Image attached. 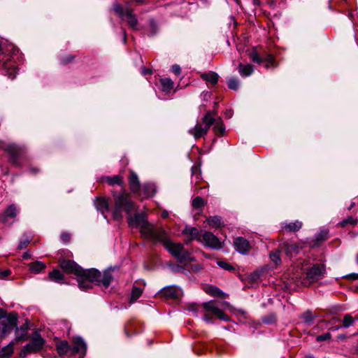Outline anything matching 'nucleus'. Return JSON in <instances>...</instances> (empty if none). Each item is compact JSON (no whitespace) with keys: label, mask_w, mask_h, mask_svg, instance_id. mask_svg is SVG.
<instances>
[{"label":"nucleus","mask_w":358,"mask_h":358,"mask_svg":"<svg viewBox=\"0 0 358 358\" xmlns=\"http://www.w3.org/2000/svg\"><path fill=\"white\" fill-rule=\"evenodd\" d=\"M48 277L50 280L57 283L62 284L64 282V275L58 269H54L50 272Z\"/></svg>","instance_id":"a878e982"},{"label":"nucleus","mask_w":358,"mask_h":358,"mask_svg":"<svg viewBox=\"0 0 358 358\" xmlns=\"http://www.w3.org/2000/svg\"><path fill=\"white\" fill-rule=\"evenodd\" d=\"M142 289L137 287H134L131 291L130 303H134L142 294Z\"/></svg>","instance_id":"72a5a7b5"},{"label":"nucleus","mask_w":358,"mask_h":358,"mask_svg":"<svg viewBox=\"0 0 358 358\" xmlns=\"http://www.w3.org/2000/svg\"><path fill=\"white\" fill-rule=\"evenodd\" d=\"M345 278L351 280H358V273H352L350 274H348L345 276Z\"/></svg>","instance_id":"8fccbe9b"},{"label":"nucleus","mask_w":358,"mask_h":358,"mask_svg":"<svg viewBox=\"0 0 358 358\" xmlns=\"http://www.w3.org/2000/svg\"><path fill=\"white\" fill-rule=\"evenodd\" d=\"M331 338V334L329 332H327L322 335L317 336L316 337V341L317 342H322L324 341H330Z\"/></svg>","instance_id":"a18cd8bd"},{"label":"nucleus","mask_w":358,"mask_h":358,"mask_svg":"<svg viewBox=\"0 0 358 358\" xmlns=\"http://www.w3.org/2000/svg\"><path fill=\"white\" fill-rule=\"evenodd\" d=\"M29 257V254L28 252H24L23 254V258L24 259H28Z\"/></svg>","instance_id":"052dcab7"},{"label":"nucleus","mask_w":358,"mask_h":358,"mask_svg":"<svg viewBox=\"0 0 358 358\" xmlns=\"http://www.w3.org/2000/svg\"><path fill=\"white\" fill-rule=\"evenodd\" d=\"M106 181L110 185H121L123 183L122 178L119 175L114 176L112 177H107Z\"/></svg>","instance_id":"f704fd0d"},{"label":"nucleus","mask_w":358,"mask_h":358,"mask_svg":"<svg viewBox=\"0 0 358 358\" xmlns=\"http://www.w3.org/2000/svg\"><path fill=\"white\" fill-rule=\"evenodd\" d=\"M171 71L176 75H179L181 73V68L178 64H174L171 66Z\"/></svg>","instance_id":"09e8293b"},{"label":"nucleus","mask_w":358,"mask_h":358,"mask_svg":"<svg viewBox=\"0 0 358 358\" xmlns=\"http://www.w3.org/2000/svg\"><path fill=\"white\" fill-rule=\"evenodd\" d=\"M234 246L236 250L242 255L248 254L251 248L250 242L245 238L241 236L234 239Z\"/></svg>","instance_id":"4468645a"},{"label":"nucleus","mask_w":358,"mask_h":358,"mask_svg":"<svg viewBox=\"0 0 358 358\" xmlns=\"http://www.w3.org/2000/svg\"><path fill=\"white\" fill-rule=\"evenodd\" d=\"M227 85L229 89L236 90L239 87V80L237 78H231L227 80Z\"/></svg>","instance_id":"ea45409f"},{"label":"nucleus","mask_w":358,"mask_h":358,"mask_svg":"<svg viewBox=\"0 0 358 358\" xmlns=\"http://www.w3.org/2000/svg\"><path fill=\"white\" fill-rule=\"evenodd\" d=\"M182 268L181 266H178L176 267V271H180V270H182Z\"/></svg>","instance_id":"338daca9"},{"label":"nucleus","mask_w":358,"mask_h":358,"mask_svg":"<svg viewBox=\"0 0 358 358\" xmlns=\"http://www.w3.org/2000/svg\"><path fill=\"white\" fill-rule=\"evenodd\" d=\"M342 327H343V325H338L334 327H332L331 329L333 331H337V330H339L340 329H341Z\"/></svg>","instance_id":"bf43d9fd"},{"label":"nucleus","mask_w":358,"mask_h":358,"mask_svg":"<svg viewBox=\"0 0 358 358\" xmlns=\"http://www.w3.org/2000/svg\"><path fill=\"white\" fill-rule=\"evenodd\" d=\"M161 83L164 90L169 91L173 87V82L169 78L162 79Z\"/></svg>","instance_id":"58836bf2"},{"label":"nucleus","mask_w":358,"mask_h":358,"mask_svg":"<svg viewBox=\"0 0 358 358\" xmlns=\"http://www.w3.org/2000/svg\"><path fill=\"white\" fill-rule=\"evenodd\" d=\"M207 221L212 228H219L223 224L221 217L218 215L210 217L208 218Z\"/></svg>","instance_id":"2f4dec72"},{"label":"nucleus","mask_w":358,"mask_h":358,"mask_svg":"<svg viewBox=\"0 0 358 358\" xmlns=\"http://www.w3.org/2000/svg\"><path fill=\"white\" fill-rule=\"evenodd\" d=\"M10 271L9 269H6L3 271H0V278H4L8 277L10 274Z\"/></svg>","instance_id":"603ef678"},{"label":"nucleus","mask_w":358,"mask_h":358,"mask_svg":"<svg viewBox=\"0 0 358 358\" xmlns=\"http://www.w3.org/2000/svg\"><path fill=\"white\" fill-rule=\"evenodd\" d=\"M123 35H124V36H123V41H124V43H126V41H127V36H126V32H125V31H123Z\"/></svg>","instance_id":"e2e57ef3"},{"label":"nucleus","mask_w":358,"mask_h":358,"mask_svg":"<svg viewBox=\"0 0 358 358\" xmlns=\"http://www.w3.org/2000/svg\"><path fill=\"white\" fill-rule=\"evenodd\" d=\"M203 320L206 322L207 323H212V319L207 314H205L203 316Z\"/></svg>","instance_id":"864d4df0"},{"label":"nucleus","mask_w":358,"mask_h":358,"mask_svg":"<svg viewBox=\"0 0 358 358\" xmlns=\"http://www.w3.org/2000/svg\"><path fill=\"white\" fill-rule=\"evenodd\" d=\"M357 222V220L356 218H354L353 217L350 216L348 217L347 219L343 220L340 222V225L343 227H345L347 224H351L355 225Z\"/></svg>","instance_id":"79ce46f5"},{"label":"nucleus","mask_w":358,"mask_h":358,"mask_svg":"<svg viewBox=\"0 0 358 358\" xmlns=\"http://www.w3.org/2000/svg\"><path fill=\"white\" fill-rule=\"evenodd\" d=\"M301 318L303 320L305 323H310L313 321L315 316L313 315L311 310H307L301 315Z\"/></svg>","instance_id":"4c0bfd02"},{"label":"nucleus","mask_w":358,"mask_h":358,"mask_svg":"<svg viewBox=\"0 0 358 358\" xmlns=\"http://www.w3.org/2000/svg\"><path fill=\"white\" fill-rule=\"evenodd\" d=\"M280 248L285 252L286 255L292 257L300 252L301 248L296 244H291L287 242H284L280 245Z\"/></svg>","instance_id":"6ab92c4d"},{"label":"nucleus","mask_w":358,"mask_h":358,"mask_svg":"<svg viewBox=\"0 0 358 358\" xmlns=\"http://www.w3.org/2000/svg\"><path fill=\"white\" fill-rule=\"evenodd\" d=\"M140 232L143 237L152 240L155 243H161L165 237L166 232L161 228H155L148 221L140 228Z\"/></svg>","instance_id":"423d86ee"},{"label":"nucleus","mask_w":358,"mask_h":358,"mask_svg":"<svg viewBox=\"0 0 358 358\" xmlns=\"http://www.w3.org/2000/svg\"><path fill=\"white\" fill-rule=\"evenodd\" d=\"M59 264L64 273L78 277V286L82 290L92 289V283L107 288L113 280L112 269L105 270L103 273L95 268L85 270L74 261L65 259H60Z\"/></svg>","instance_id":"f257e3e1"},{"label":"nucleus","mask_w":358,"mask_h":358,"mask_svg":"<svg viewBox=\"0 0 358 358\" xmlns=\"http://www.w3.org/2000/svg\"><path fill=\"white\" fill-rule=\"evenodd\" d=\"M200 243L206 247L215 250H220L223 248L222 242L212 232L209 231H203L202 233Z\"/></svg>","instance_id":"1a4fd4ad"},{"label":"nucleus","mask_w":358,"mask_h":358,"mask_svg":"<svg viewBox=\"0 0 358 358\" xmlns=\"http://www.w3.org/2000/svg\"><path fill=\"white\" fill-rule=\"evenodd\" d=\"M56 349L59 355H64L69 352L70 346L67 341H63L57 344Z\"/></svg>","instance_id":"7c9ffc66"},{"label":"nucleus","mask_w":358,"mask_h":358,"mask_svg":"<svg viewBox=\"0 0 358 358\" xmlns=\"http://www.w3.org/2000/svg\"><path fill=\"white\" fill-rule=\"evenodd\" d=\"M201 77L203 80L207 81L212 85H216L218 82L219 76L214 71H210L208 73L201 74Z\"/></svg>","instance_id":"bb28decb"},{"label":"nucleus","mask_w":358,"mask_h":358,"mask_svg":"<svg viewBox=\"0 0 358 358\" xmlns=\"http://www.w3.org/2000/svg\"><path fill=\"white\" fill-rule=\"evenodd\" d=\"M45 264L43 262L36 261L29 264V270L33 273H38L45 268Z\"/></svg>","instance_id":"c85d7f7f"},{"label":"nucleus","mask_w":358,"mask_h":358,"mask_svg":"<svg viewBox=\"0 0 358 358\" xmlns=\"http://www.w3.org/2000/svg\"><path fill=\"white\" fill-rule=\"evenodd\" d=\"M204 206V201L201 196H196L192 201V206L194 208H199Z\"/></svg>","instance_id":"c03bdc74"},{"label":"nucleus","mask_w":358,"mask_h":358,"mask_svg":"<svg viewBox=\"0 0 358 358\" xmlns=\"http://www.w3.org/2000/svg\"><path fill=\"white\" fill-rule=\"evenodd\" d=\"M94 205L97 210L100 211L104 219H106L105 213L109 210V204L108 200L104 197L96 198L94 201Z\"/></svg>","instance_id":"412c9836"},{"label":"nucleus","mask_w":358,"mask_h":358,"mask_svg":"<svg viewBox=\"0 0 358 358\" xmlns=\"http://www.w3.org/2000/svg\"><path fill=\"white\" fill-rule=\"evenodd\" d=\"M73 348L72 352L73 354L80 353L83 356L86 354L87 345L85 341L80 336H75L73 338Z\"/></svg>","instance_id":"2eb2a0df"},{"label":"nucleus","mask_w":358,"mask_h":358,"mask_svg":"<svg viewBox=\"0 0 358 358\" xmlns=\"http://www.w3.org/2000/svg\"><path fill=\"white\" fill-rule=\"evenodd\" d=\"M302 225L303 224L301 222L296 220L289 223H282V228L287 231L295 232L298 231L302 227Z\"/></svg>","instance_id":"b1692460"},{"label":"nucleus","mask_w":358,"mask_h":358,"mask_svg":"<svg viewBox=\"0 0 358 358\" xmlns=\"http://www.w3.org/2000/svg\"><path fill=\"white\" fill-rule=\"evenodd\" d=\"M17 322V313L12 312L6 315V312L0 308V336L9 334L16 327Z\"/></svg>","instance_id":"39448f33"},{"label":"nucleus","mask_w":358,"mask_h":358,"mask_svg":"<svg viewBox=\"0 0 358 358\" xmlns=\"http://www.w3.org/2000/svg\"><path fill=\"white\" fill-rule=\"evenodd\" d=\"M355 206V202H352L350 206L348 208V209L350 210H351L354 206Z\"/></svg>","instance_id":"680f3d73"},{"label":"nucleus","mask_w":358,"mask_h":358,"mask_svg":"<svg viewBox=\"0 0 358 358\" xmlns=\"http://www.w3.org/2000/svg\"><path fill=\"white\" fill-rule=\"evenodd\" d=\"M28 322L24 323L20 327H16L15 330V341H25L27 339V333L29 331Z\"/></svg>","instance_id":"aec40b11"},{"label":"nucleus","mask_w":358,"mask_h":358,"mask_svg":"<svg viewBox=\"0 0 358 358\" xmlns=\"http://www.w3.org/2000/svg\"><path fill=\"white\" fill-rule=\"evenodd\" d=\"M166 250L173 256L176 260L180 263L186 262H193L194 258L191 256L190 252L187 250L183 245L178 243H174L169 238L167 234L161 241Z\"/></svg>","instance_id":"7ed1b4c3"},{"label":"nucleus","mask_w":358,"mask_h":358,"mask_svg":"<svg viewBox=\"0 0 358 358\" xmlns=\"http://www.w3.org/2000/svg\"><path fill=\"white\" fill-rule=\"evenodd\" d=\"M206 292L214 296H221L222 294V290L215 286L208 287L206 289Z\"/></svg>","instance_id":"e433bc0d"},{"label":"nucleus","mask_w":358,"mask_h":358,"mask_svg":"<svg viewBox=\"0 0 358 358\" xmlns=\"http://www.w3.org/2000/svg\"><path fill=\"white\" fill-rule=\"evenodd\" d=\"M238 70L239 74L242 77L249 76L254 71L253 66L251 64H241V63L239 64V65L238 66Z\"/></svg>","instance_id":"393cba45"},{"label":"nucleus","mask_w":358,"mask_h":358,"mask_svg":"<svg viewBox=\"0 0 358 358\" xmlns=\"http://www.w3.org/2000/svg\"><path fill=\"white\" fill-rule=\"evenodd\" d=\"M61 239L64 243H67L71 239V236L68 233H62L61 234Z\"/></svg>","instance_id":"3c124183"},{"label":"nucleus","mask_w":358,"mask_h":358,"mask_svg":"<svg viewBox=\"0 0 358 358\" xmlns=\"http://www.w3.org/2000/svg\"><path fill=\"white\" fill-rule=\"evenodd\" d=\"M124 332H125V334H126L127 336H128V337H129V336H130V335H129V333L127 332V329H124Z\"/></svg>","instance_id":"774afa93"},{"label":"nucleus","mask_w":358,"mask_h":358,"mask_svg":"<svg viewBox=\"0 0 358 358\" xmlns=\"http://www.w3.org/2000/svg\"><path fill=\"white\" fill-rule=\"evenodd\" d=\"M201 178V171L199 167L193 166L192 167V181L195 180L196 183Z\"/></svg>","instance_id":"c9c22d12"},{"label":"nucleus","mask_w":358,"mask_h":358,"mask_svg":"<svg viewBox=\"0 0 358 358\" xmlns=\"http://www.w3.org/2000/svg\"><path fill=\"white\" fill-rule=\"evenodd\" d=\"M29 242H30V238L29 237H27V238L21 240L18 244L17 248L19 250H22V249L25 248L28 245Z\"/></svg>","instance_id":"de8ad7c7"},{"label":"nucleus","mask_w":358,"mask_h":358,"mask_svg":"<svg viewBox=\"0 0 358 358\" xmlns=\"http://www.w3.org/2000/svg\"><path fill=\"white\" fill-rule=\"evenodd\" d=\"M129 183L131 191L134 193H138L140 191V182L138 176L134 172L131 171L129 178Z\"/></svg>","instance_id":"4be33fe9"},{"label":"nucleus","mask_w":358,"mask_h":358,"mask_svg":"<svg viewBox=\"0 0 358 358\" xmlns=\"http://www.w3.org/2000/svg\"><path fill=\"white\" fill-rule=\"evenodd\" d=\"M249 57L254 63H257L258 64L265 63V68H269L274 64V57L272 55H266V57L263 58L259 56L256 48L252 49L249 54Z\"/></svg>","instance_id":"9b49d317"},{"label":"nucleus","mask_w":358,"mask_h":358,"mask_svg":"<svg viewBox=\"0 0 358 358\" xmlns=\"http://www.w3.org/2000/svg\"><path fill=\"white\" fill-rule=\"evenodd\" d=\"M18 209L15 204L10 205L0 215V222L6 223L8 219L14 218L18 213Z\"/></svg>","instance_id":"f3484780"},{"label":"nucleus","mask_w":358,"mask_h":358,"mask_svg":"<svg viewBox=\"0 0 358 358\" xmlns=\"http://www.w3.org/2000/svg\"><path fill=\"white\" fill-rule=\"evenodd\" d=\"M325 266L323 264H314L306 271V278L309 283L317 281L324 276Z\"/></svg>","instance_id":"9d476101"},{"label":"nucleus","mask_w":358,"mask_h":358,"mask_svg":"<svg viewBox=\"0 0 358 358\" xmlns=\"http://www.w3.org/2000/svg\"><path fill=\"white\" fill-rule=\"evenodd\" d=\"M114 208L112 210L113 217L115 220L121 221L124 217L123 213L127 215V222L131 228H140L147 222L144 213H136L134 216L131 213L135 210V204L131 201L130 194L124 192L114 194Z\"/></svg>","instance_id":"f03ea898"},{"label":"nucleus","mask_w":358,"mask_h":358,"mask_svg":"<svg viewBox=\"0 0 358 358\" xmlns=\"http://www.w3.org/2000/svg\"><path fill=\"white\" fill-rule=\"evenodd\" d=\"M161 296L169 299H176L180 295V289L176 286H167L159 291Z\"/></svg>","instance_id":"a211bd4d"},{"label":"nucleus","mask_w":358,"mask_h":358,"mask_svg":"<svg viewBox=\"0 0 358 358\" xmlns=\"http://www.w3.org/2000/svg\"><path fill=\"white\" fill-rule=\"evenodd\" d=\"M143 197L148 198L152 197L156 193V187L153 183H145L143 185Z\"/></svg>","instance_id":"5701e85b"},{"label":"nucleus","mask_w":358,"mask_h":358,"mask_svg":"<svg viewBox=\"0 0 358 358\" xmlns=\"http://www.w3.org/2000/svg\"><path fill=\"white\" fill-rule=\"evenodd\" d=\"M329 237V231L328 230H322L316 235V240L317 241H323L328 238Z\"/></svg>","instance_id":"a19ab883"},{"label":"nucleus","mask_w":358,"mask_h":358,"mask_svg":"<svg viewBox=\"0 0 358 358\" xmlns=\"http://www.w3.org/2000/svg\"><path fill=\"white\" fill-rule=\"evenodd\" d=\"M217 264L220 268L227 271H231L234 269L233 266L224 261H218Z\"/></svg>","instance_id":"49530a36"},{"label":"nucleus","mask_w":358,"mask_h":358,"mask_svg":"<svg viewBox=\"0 0 358 358\" xmlns=\"http://www.w3.org/2000/svg\"><path fill=\"white\" fill-rule=\"evenodd\" d=\"M338 320H339L338 318L334 317V318L331 319V320L330 321V323L334 324V322H336V321H338Z\"/></svg>","instance_id":"0e129e2a"},{"label":"nucleus","mask_w":358,"mask_h":358,"mask_svg":"<svg viewBox=\"0 0 358 358\" xmlns=\"http://www.w3.org/2000/svg\"><path fill=\"white\" fill-rule=\"evenodd\" d=\"M213 131L217 136H222L225 131V127L223 124L222 120L220 117H215V122L214 123Z\"/></svg>","instance_id":"cd10ccee"},{"label":"nucleus","mask_w":358,"mask_h":358,"mask_svg":"<svg viewBox=\"0 0 358 358\" xmlns=\"http://www.w3.org/2000/svg\"><path fill=\"white\" fill-rule=\"evenodd\" d=\"M73 59V57L69 56L66 57L63 62L62 64H67L69 62H71Z\"/></svg>","instance_id":"6e6d98bb"},{"label":"nucleus","mask_w":358,"mask_h":358,"mask_svg":"<svg viewBox=\"0 0 358 358\" xmlns=\"http://www.w3.org/2000/svg\"><path fill=\"white\" fill-rule=\"evenodd\" d=\"M162 217L163 218H167L169 217V212L167 210H163L162 212Z\"/></svg>","instance_id":"13d9d810"},{"label":"nucleus","mask_w":358,"mask_h":358,"mask_svg":"<svg viewBox=\"0 0 358 358\" xmlns=\"http://www.w3.org/2000/svg\"><path fill=\"white\" fill-rule=\"evenodd\" d=\"M141 73H142L143 76H145V75H148V74H151V73H152V71H151V70H150V69H149L143 68V69H142Z\"/></svg>","instance_id":"5fc2aeb1"},{"label":"nucleus","mask_w":358,"mask_h":358,"mask_svg":"<svg viewBox=\"0 0 358 358\" xmlns=\"http://www.w3.org/2000/svg\"><path fill=\"white\" fill-rule=\"evenodd\" d=\"M203 307L206 311L210 313L222 320L228 321L229 320V317L223 312L222 310L218 307L217 303L213 301L203 303Z\"/></svg>","instance_id":"f8f14e48"},{"label":"nucleus","mask_w":358,"mask_h":358,"mask_svg":"<svg viewBox=\"0 0 358 358\" xmlns=\"http://www.w3.org/2000/svg\"><path fill=\"white\" fill-rule=\"evenodd\" d=\"M355 319L350 314H345L342 321V325L344 328H348L354 325Z\"/></svg>","instance_id":"473e14b6"},{"label":"nucleus","mask_w":358,"mask_h":358,"mask_svg":"<svg viewBox=\"0 0 358 358\" xmlns=\"http://www.w3.org/2000/svg\"><path fill=\"white\" fill-rule=\"evenodd\" d=\"M202 233L200 232L196 228L187 226L182 231V234L189 236V239H186L185 241L186 244H188L190 241L193 240H196L200 242L201 240Z\"/></svg>","instance_id":"dca6fc26"},{"label":"nucleus","mask_w":358,"mask_h":358,"mask_svg":"<svg viewBox=\"0 0 358 358\" xmlns=\"http://www.w3.org/2000/svg\"><path fill=\"white\" fill-rule=\"evenodd\" d=\"M113 10L122 20H126L133 29L136 30L138 29V19L136 15L133 13L132 10L129 8V1L126 3V7L124 8L119 3L115 4Z\"/></svg>","instance_id":"0eeeda50"},{"label":"nucleus","mask_w":358,"mask_h":358,"mask_svg":"<svg viewBox=\"0 0 358 358\" xmlns=\"http://www.w3.org/2000/svg\"><path fill=\"white\" fill-rule=\"evenodd\" d=\"M44 343L45 340L39 333H33L30 342L25 345L20 352V357L24 358L28 354L38 352L43 348Z\"/></svg>","instance_id":"6e6552de"},{"label":"nucleus","mask_w":358,"mask_h":358,"mask_svg":"<svg viewBox=\"0 0 358 358\" xmlns=\"http://www.w3.org/2000/svg\"><path fill=\"white\" fill-rule=\"evenodd\" d=\"M253 3L255 5H259L260 3L259 0H253Z\"/></svg>","instance_id":"69168bd1"},{"label":"nucleus","mask_w":358,"mask_h":358,"mask_svg":"<svg viewBox=\"0 0 358 358\" xmlns=\"http://www.w3.org/2000/svg\"><path fill=\"white\" fill-rule=\"evenodd\" d=\"M347 338V336L345 334H339L337 336V340L338 341H344Z\"/></svg>","instance_id":"4d7b16f0"},{"label":"nucleus","mask_w":358,"mask_h":358,"mask_svg":"<svg viewBox=\"0 0 358 358\" xmlns=\"http://www.w3.org/2000/svg\"><path fill=\"white\" fill-rule=\"evenodd\" d=\"M215 122V113L209 110L202 117L201 122L197 123L189 130V133L195 138H199L206 136L211 126Z\"/></svg>","instance_id":"20e7f679"},{"label":"nucleus","mask_w":358,"mask_h":358,"mask_svg":"<svg viewBox=\"0 0 358 358\" xmlns=\"http://www.w3.org/2000/svg\"><path fill=\"white\" fill-rule=\"evenodd\" d=\"M4 150L9 153L11 162L18 165V160L23 153L22 148L15 144L8 143L5 145Z\"/></svg>","instance_id":"ddd939ff"},{"label":"nucleus","mask_w":358,"mask_h":358,"mask_svg":"<svg viewBox=\"0 0 358 358\" xmlns=\"http://www.w3.org/2000/svg\"><path fill=\"white\" fill-rule=\"evenodd\" d=\"M270 259L275 264H280L281 262V259L280 257V252L278 250H276L275 252H271Z\"/></svg>","instance_id":"37998d69"},{"label":"nucleus","mask_w":358,"mask_h":358,"mask_svg":"<svg viewBox=\"0 0 358 358\" xmlns=\"http://www.w3.org/2000/svg\"><path fill=\"white\" fill-rule=\"evenodd\" d=\"M15 342L12 341L6 346L3 347L0 351V358H7L12 355L13 353V347Z\"/></svg>","instance_id":"c756f323"}]
</instances>
